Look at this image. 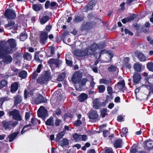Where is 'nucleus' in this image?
<instances>
[{
    "label": "nucleus",
    "instance_id": "c756f323",
    "mask_svg": "<svg viewBox=\"0 0 153 153\" xmlns=\"http://www.w3.org/2000/svg\"><path fill=\"white\" fill-rule=\"evenodd\" d=\"M65 132L62 131L58 133L57 135L56 138V142L59 141L61 139L62 137L64 136Z\"/></svg>",
    "mask_w": 153,
    "mask_h": 153
},
{
    "label": "nucleus",
    "instance_id": "9b49d317",
    "mask_svg": "<svg viewBox=\"0 0 153 153\" xmlns=\"http://www.w3.org/2000/svg\"><path fill=\"white\" fill-rule=\"evenodd\" d=\"M37 96L35 100V102L36 104H38L42 102H46L47 101V99L42 95L38 93L35 94Z\"/></svg>",
    "mask_w": 153,
    "mask_h": 153
},
{
    "label": "nucleus",
    "instance_id": "393cba45",
    "mask_svg": "<svg viewBox=\"0 0 153 153\" xmlns=\"http://www.w3.org/2000/svg\"><path fill=\"white\" fill-rule=\"evenodd\" d=\"M122 143V140L120 139H118L116 140L114 143V146L117 148L121 147Z\"/></svg>",
    "mask_w": 153,
    "mask_h": 153
},
{
    "label": "nucleus",
    "instance_id": "cd10ccee",
    "mask_svg": "<svg viewBox=\"0 0 153 153\" xmlns=\"http://www.w3.org/2000/svg\"><path fill=\"white\" fill-rule=\"evenodd\" d=\"M125 83L124 80H122L121 82H118L116 86L119 90L122 89L125 86Z\"/></svg>",
    "mask_w": 153,
    "mask_h": 153
},
{
    "label": "nucleus",
    "instance_id": "8fccbe9b",
    "mask_svg": "<svg viewBox=\"0 0 153 153\" xmlns=\"http://www.w3.org/2000/svg\"><path fill=\"white\" fill-rule=\"evenodd\" d=\"M39 53L37 52H36L35 54V56H34V59L36 60L37 62H39V63H42V61L41 60L39 57L38 56Z\"/></svg>",
    "mask_w": 153,
    "mask_h": 153
},
{
    "label": "nucleus",
    "instance_id": "13d9d810",
    "mask_svg": "<svg viewBox=\"0 0 153 153\" xmlns=\"http://www.w3.org/2000/svg\"><path fill=\"white\" fill-rule=\"evenodd\" d=\"M107 91L108 93L111 95L113 93L112 88L111 86H109L107 88Z\"/></svg>",
    "mask_w": 153,
    "mask_h": 153
},
{
    "label": "nucleus",
    "instance_id": "4d7b16f0",
    "mask_svg": "<svg viewBox=\"0 0 153 153\" xmlns=\"http://www.w3.org/2000/svg\"><path fill=\"white\" fill-rule=\"evenodd\" d=\"M82 123V122L79 120H77L76 121L74 122V125L76 126H79Z\"/></svg>",
    "mask_w": 153,
    "mask_h": 153
},
{
    "label": "nucleus",
    "instance_id": "4c0bfd02",
    "mask_svg": "<svg viewBox=\"0 0 153 153\" xmlns=\"http://www.w3.org/2000/svg\"><path fill=\"white\" fill-rule=\"evenodd\" d=\"M134 68L135 70L139 72L141 70V65L138 63H136L134 65Z\"/></svg>",
    "mask_w": 153,
    "mask_h": 153
},
{
    "label": "nucleus",
    "instance_id": "de8ad7c7",
    "mask_svg": "<svg viewBox=\"0 0 153 153\" xmlns=\"http://www.w3.org/2000/svg\"><path fill=\"white\" fill-rule=\"evenodd\" d=\"M117 68L114 66L111 65L108 68V71L111 72H113L116 71Z\"/></svg>",
    "mask_w": 153,
    "mask_h": 153
},
{
    "label": "nucleus",
    "instance_id": "a878e982",
    "mask_svg": "<svg viewBox=\"0 0 153 153\" xmlns=\"http://www.w3.org/2000/svg\"><path fill=\"white\" fill-rule=\"evenodd\" d=\"M14 104H18L20 103L22 101V97L19 95H17L14 97Z\"/></svg>",
    "mask_w": 153,
    "mask_h": 153
},
{
    "label": "nucleus",
    "instance_id": "c9c22d12",
    "mask_svg": "<svg viewBox=\"0 0 153 153\" xmlns=\"http://www.w3.org/2000/svg\"><path fill=\"white\" fill-rule=\"evenodd\" d=\"M19 76L21 78H25L27 76V73L25 71H21L19 73Z\"/></svg>",
    "mask_w": 153,
    "mask_h": 153
},
{
    "label": "nucleus",
    "instance_id": "7ed1b4c3",
    "mask_svg": "<svg viewBox=\"0 0 153 153\" xmlns=\"http://www.w3.org/2000/svg\"><path fill=\"white\" fill-rule=\"evenodd\" d=\"M8 114L10 116H12L13 119L16 120L21 121L22 120L19 112L17 110L15 109L13 111H9Z\"/></svg>",
    "mask_w": 153,
    "mask_h": 153
},
{
    "label": "nucleus",
    "instance_id": "c85d7f7f",
    "mask_svg": "<svg viewBox=\"0 0 153 153\" xmlns=\"http://www.w3.org/2000/svg\"><path fill=\"white\" fill-rule=\"evenodd\" d=\"M7 42L8 43L10 47L13 48H14L16 46L15 40L13 39H9L7 41Z\"/></svg>",
    "mask_w": 153,
    "mask_h": 153
},
{
    "label": "nucleus",
    "instance_id": "9d476101",
    "mask_svg": "<svg viewBox=\"0 0 153 153\" xmlns=\"http://www.w3.org/2000/svg\"><path fill=\"white\" fill-rule=\"evenodd\" d=\"M2 59V61L5 64H8L11 63L13 60L12 57L10 55H4L3 56L0 57Z\"/></svg>",
    "mask_w": 153,
    "mask_h": 153
},
{
    "label": "nucleus",
    "instance_id": "c03bdc74",
    "mask_svg": "<svg viewBox=\"0 0 153 153\" xmlns=\"http://www.w3.org/2000/svg\"><path fill=\"white\" fill-rule=\"evenodd\" d=\"M147 67L149 70L153 71V63L152 62H150L148 63Z\"/></svg>",
    "mask_w": 153,
    "mask_h": 153
},
{
    "label": "nucleus",
    "instance_id": "79ce46f5",
    "mask_svg": "<svg viewBox=\"0 0 153 153\" xmlns=\"http://www.w3.org/2000/svg\"><path fill=\"white\" fill-rule=\"evenodd\" d=\"M65 73H62L58 75V79L59 81H62L65 78Z\"/></svg>",
    "mask_w": 153,
    "mask_h": 153
},
{
    "label": "nucleus",
    "instance_id": "dca6fc26",
    "mask_svg": "<svg viewBox=\"0 0 153 153\" xmlns=\"http://www.w3.org/2000/svg\"><path fill=\"white\" fill-rule=\"evenodd\" d=\"M105 46V43H103L102 45H98L95 43L93 44L90 48V50L92 52H94L98 48H103Z\"/></svg>",
    "mask_w": 153,
    "mask_h": 153
},
{
    "label": "nucleus",
    "instance_id": "69168bd1",
    "mask_svg": "<svg viewBox=\"0 0 153 153\" xmlns=\"http://www.w3.org/2000/svg\"><path fill=\"white\" fill-rule=\"evenodd\" d=\"M81 139L82 138V140L83 141H85L87 139V136L85 134L83 135H81Z\"/></svg>",
    "mask_w": 153,
    "mask_h": 153
},
{
    "label": "nucleus",
    "instance_id": "39448f33",
    "mask_svg": "<svg viewBox=\"0 0 153 153\" xmlns=\"http://www.w3.org/2000/svg\"><path fill=\"white\" fill-rule=\"evenodd\" d=\"M62 63L61 61L54 58L50 59L48 62V64L52 68L54 66L57 68Z\"/></svg>",
    "mask_w": 153,
    "mask_h": 153
},
{
    "label": "nucleus",
    "instance_id": "f8f14e48",
    "mask_svg": "<svg viewBox=\"0 0 153 153\" xmlns=\"http://www.w3.org/2000/svg\"><path fill=\"white\" fill-rule=\"evenodd\" d=\"M82 76L81 73L78 71L74 73L72 78V81L74 83L76 84L79 81Z\"/></svg>",
    "mask_w": 153,
    "mask_h": 153
},
{
    "label": "nucleus",
    "instance_id": "0eeeda50",
    "mask_svg": "<svg viewBox=\"0 0 153 153\" xmlns=\"http://www.w3.org/2000/svg\"><path fill=\"white\" fill-rule=\"evenodd\" d=\"M37 113L38 117L42 118L43 120L47 115V110L43 106L40 107Z\"/></svg>",
    "mask_w": 153,
    "mask_h": 153
},
{
    "label": "nucleus",
    "instance_id": "7c9ffc66",
    "mask_svg": "<svg viewBox=\"0 0 153 153\" xmlns=\"http://www.w3.org/2000/svg\"><path fill=\"white\" fill-rule=\"evenodd\" d=\"M45 124L49 126H53V120L52 117H50L48 119L45 123Z\"/></svg>",
    "mask_w": 153,
    "mask_h": 153
},
{
    "label": "nucleus",
    "instance_id": "423d86ee",
    "mask_svg": "<svg viewBox=\"0 0 153 153\" xmlns=\"http://www.w3.org/2000/svg\"><path fill=\"white\" fill-rule=\"evenodd\" d=\"M96 24V23L94 21L84 22L82 25L81 28L82 30H87L95 27Z\"/></svg>",
    "mask_w": 153,
    "mask_h": 153
},
{
    "label": "nucleus",
    "instance_id": "5fc2aeb1",
    "mask_svg": "<svg viewBox=\"0 0 153 153\" xmlns=\"http://www.w3.org/2000/svg\"><path fill=\"white\" fill-rule=\"evenodd\" d=\"M31 126V124H29L26 125L22 129V131L21 132V133L22 134H23L27 130H28V129H25L26 128H27L28 127H30Z\"/></svg>",
    "mask_w": 153,
    "mask_h": 153
},
{
    "label": "nucleus",
    "instance_id": "052dcab7",
    "mask_svg": "<svg viewBox=\"0 0 153 153\" xmlns=\"http://www.w3.org/2000/svg\"><path fill=\"white\" fill-rule=\"evenodd\" d=\"M103 134L104 137H106L110 134V132L107 130H105L103 131Z\"/></svg>",
    "mask_w": 153,
    "mask_h": 153
},
{
    "label": "nucleus",
    "instance_id": "864d4df0",
    "mask_svg": "<svg viewBox=\"0 0 153 153\" xmlns=\"http://www.w3.org/2000/svg\"><path fill=\"white\" fill-rule=\"evenodd\" d=\"M69 57V55H66L65 56V60L66 63L67 64L69 65H72V62L71 61H70L67 59V58Z\"/></svg>",
    "mask_w": 153,
    "mask_h": 153
},
{
    "label": "nucleus",
    "instance_id": "f3484780",
    "mask_svg": "<svg viewBox=\"0 0 153 153\" xmlns=\"http://www.w3.org/2000/svg\"><path fill=\"white\" fill-rule=\"evenodd\" d=\"M141 78L140 74L137 72H135L133 76V83L134 85L137 84Z\"/></svg>",
    "mask_w": 153,
    "mask_h": 153
},
{
    "label": "nucleus",
    "instance_id": "a211bd4d",
    "mask_svg": "<svg viewBox=\"0 0 153 153\" xmlns=\"http://www.w3.org/2000/svg\"><path fill=\"white\" fill-rule=\"evenodd\" d=\"M136 17L135 14H133L130 16L127 17L122 20V22L123 23L125 24L127 22H130L133 20Z\"/></svg>",
    "mask_w": 153,
    "mask_h": 153
},
{
    "label": "nucleus",
    "instance_id": "2f4dec72",
    "mask_svg": "<svg viewBox=\"0 0 153 153\" xmlns=\"http://www.w3.org/2000/svg\"><path fill=\"white\" fill-rule=\"evenodd\" d=\"M138 57L141 61L144 62L146 60V58L143 53H139L138 55Z\"/></svg>",
    "mask_w": 153,
    "mask_h": 153
},
{
    "label": "nucleus",
    "instance_id": "f704fd0d",
    "mask_svg": "<svg viewBox=\"0 0 153 153\" xmlns=\"http://www.w3.org/2000/svg\"><path fill=\"white\" fill-rule=\"evenodd\" d=\"M111 81L110 80H108L105 79H102L100 80V84H104L107 85H108Z\"/></svg>",
    "mask_w": 153,
    "mask_h": 153
},
{
    "label": "nucleus",
    "instance_id": "4468645a",
    "mask_svg": "<svg viewBox=\"0 0 153 153\" xmlns=\"http://www.w3.org/2000/svg\"><path fill=\"white\" fill-rule=\"evenodd\" d=\"M5 28L7 29H16L18 27V26L15 24L13 21H11L10 22H8V24L4 26Z\"/></svg>",
    "mask_w": 153,
    "mask_h": 153
},
{
    "label": "nucleus",
    "instance_id": "338daca9",
    "mask_svg": "<svg viewBox=\"0 0 153 153\" xmlns=\"http://www.w3.org/2000/svg\"><path fill=\"white\" fill-rule=\"evenodd\" d=\"M30 116V113L29 112H26L25 113V117L26 120H28Z\"/></svg>",
    "mask_w": 153,
    "mask_h": 153
},
{
    "label": "nucleus",
    "instance_id": "b1692460",
    "mask_svg": "<svg viewBox=\"0 0 153 153\" xmlns=\"http://www.w3.org/2000/svg\"><path fill=\"white\" fill-rule=\"evenodd\" d=\"M18 84L16 82H14L11 85L10 91L12 93H14L18 90Z\"/></svg>",
    "mask_w": 153,
    "mask_h": 153
},
{
    "label": "nucleus",
    "instance_id": "72a5a7b5",
    "mask_svg": "<svg viewBox=\"0 0 153 153\" xmlns=\"http://www.w3.org/2000/svg\"><path fill=\"white\" fill-rule=\"evenodd\" d=\"M23 57L25 59L27 60H30L32 59V56L30 54L28 53H24Z\"/></svg>",
    "mask_w": 153,
    "mask_h": 153
},
{
    "label": "nucleus",
    "instance_id": "4be33fe9",
    "mask_svg": "<svg viewBox=\"0 0 153 153\" xmlns=\"http://www.w3.org/2000/svg\"><path fill=\"white\" fill-rule=\"evenodd\" d=\"M146 149L149 150H150L153 147V141L149 140L146 142Z\"/></svg>",
    "mask_w": 153,
    "mask_h": 153
},
{
    "label": "nucleus",
    "instance_id": "6ab92c4d",
    "mask_svg": "<svg viewBox=\"0 0 153 153\" xmlns=\"http://www.w3.org/2000/svg\"><path fill=\"white\" fill-rule=\"evenodd\" d=\"M99 115L95 110L91 111L89 113V117L90 119H95L97 118Z\"/></svg>",
    "mask_w": 153,
    "mask_h": 153
},
{
    "label": "nucleus",
    "instance_id": "e2e57ef3",
    "mask_svg": "<svg viewBox=\"0 0 153 153\" xmlns=\"http://www.w3.org/2000/svg\"><path fill=\"white\" fill-rule=\"evenodd\" d=\"M88 81V80L86 78H83L81 82V84L82 86H84L86 83Z\"/></svg>",
    "mask_w": 153,
    "mask_h": 153
},
{
    "label": "nucleus",
    "instance_id": "680f3d73",
    "mask_svg": "<svg viewBox=\"0 0 153 153\" xmlns=\"http://www.w3.org/2000/svg\"><path fill=\"white\" fill-rule=\"evenodd\" d=\"M62 121L59 119H57L55 120V124L56 126H58L59 125L60 123H61Z\"/></svg>",
    "mask_w": 153,
    "mask_h": 153
},
{
    "label": "nucleus",
    "instance_id": "774afa93",
    "mask_svg": "<svg viewBox=\"0 0 153 153\" xmlns=\"http://www.w3.org/2000/svg\"><path fill=\"white\" fill-rule=\"evenodd\" d=\"M129 61V58L128 57H125L123 61L126 64L128 63Z\"/></svg>",
    "mask_w": 153,
    "mask_h": 153
},
{
    "label": "nucleus",
    "instance_id": "aec40b11",
    "mask_svg": "<svg viewBox=\"0 0 153 153\" xmlns=\"http://www.w3.org/2000/svg\"><path fill=\"white\" fill-rule=\"evenodd\" d=\"M19 133V131L15 132L10 134L8 136V138H9V141L10 142H12L16 139Z\"/></svg>",
    "mask_w": 153,
    "mask_h": 153
},
{
    "label": "nucleus",
    "instance_id": "6e6552de",
    "mask_svg": "<svg viewBox=\"0 0 153 153\" xmlns=\"http://www.w3.org/2000/svg\"><path fill=\"white\" fill-rule=\"evenodd\" d=\"M96 2L95 0H92L88 3L83 9V11L87 12L90 10H92L93 8L96 4Z\"/></svg>",
    "mask_w": 153,
    "mask_h": 153
},
{
    "label": "nucleus",
    "instance_id": "6e6d98bb",
    "mask_svg": "<svg viewBox=\"0 0 153 153\" xmlns=\"http://www.w3.org/2000/svg\"><path fill=\"white\" fill-rule=\"evenodd\" d=\"M9 99L7 97H1L0 98V102H1V103H2L3 102L6 100H7Z\"/></svg>",
    "mask_w": 153,
    "mask_h": 153
},
{
    "label": "nucleus",
    "instance_id": "1a4fd4ad",
    "mask_svg": "<svg viewBox=\"0 0 153 153\" xmlns=\"http://www.w3.org/2000/svg\"><path fill=\"white\" fill-rule=\"evenodd\" d=\"M50 78V76L45 74L39 78L37 81L38 83L41 84H45Z\"/></svg>",
    "mask_w": 153,
    "mask_h": 153
},
{
    "label": "nucleus",
    "instance_id": "49530a36",
    "mask_svg": "<svg viewBox=\"0 0 153 153\" xmlns=\"http://www.w3.org/2000/svg\"><path fill=\"white\" fill-rule=\"evenodd\" d=\"M7 83L6 80H2L0 83V89L5 87L7 85Z\"/></svg>",
    "mask_w": 153,
    "mask_h": 153
},
{
    "label": "nucleus",
    "instance_id": "58836bf2",
    "mask_svg": "<svg viewBox=\"0 0 153 153\" xmlns=\"http://www.w3.org/2000/svg\"><path fill=\"white\" fill-rule=\"evenodd\" d=\"M81 135L78 134L77 133H75L73 135V137L75 141L78 142L81 140Z\"/></svg>",
    "mask_w": 153,
    "mask_h": 153
},
{
    "label": "nucleus",
    "instance_id": "a18cd8bd",
    "mask_svg": "<svg viewBox=\"0 0 153 153\" xmlns=\"http://www.w3.org/2000/svg\"><path fill=\"white\" fill-rule=\"evenodd\" d=\"M82 50H76L74 52V54L78 56L82 57Z\"/></svg>",
    "mask_w": 153,
    "mask_h": 153
},
{
    "label": "nucleus",
    "instance_id": "5701e85b",
    "mask_svg": "<svg viewBox=\"0 0 153 153\" xmlns=\"http://www.w3.org/2000/svg\"><path fill=\"white\" fill-rule=\"evenodd\" d=\"M39 19L40 23L42 25H43L49 20V17L48 16H46L41 18L40 16Z\"/></svg>",
    "mask_w": 153,
    "mask_h": 153
},
{
    "label": "nucleus",
    "instance_id": "412c9836",
    "mask_svg": "<svg viewBox=\"0 0 153 153\" xmlns=\"http://www.w3.org/2000/svg\"><path fill=\"white\" fill-rule=\"evenodd\" d=\"M88 96L85 93H82L78 97V100L80 102H83L86 100Z\"/></svg>",
    "mask_w": 153,
    "mask_h": 153
},
{
    "label": "nucleus",
    "instance_id": "ea45409f",
    "mask_svg": "<svg viewBox=\"0 0 153 153\" xmlns=\"http://www.w3.org/2000/svg\"><path fill=\"white\" fill-rule=\"evenodd\" d=\"M113 56V53L109 51H108L107 54V56L108 58V59L105 61L106 62H109L111 60Z\"/></svg>",
    "mask_w": 153,
    "mask_h": 153
},
{
    "label": "nucleus",
    "instance_id": "e433bc0d",
    "mask_svg": "<svg viewBox=\"0 0 153 153\" xmlns=\"http://www.w3.org/2000/svg\"><path fill=\"white\" fill-rule=\"evenodd\" d=\"M60 144L61 146H64L65 145H68L69 144V141L67 139H64L61 141Z\"/></svg>",
    "mask_w": 153,
    "mask_h": 153
},
{
    "label": "nucleus",
    "instance_id": "f257e3e1",
    "mask_svg": "<svg viewBox=\"0 0 153 153\" xmlns=\"http://www.w3.org/2000/svg\"><path fill=\"white\" fill-rule=\"evenodd\" d=\"M13 52V48L9 45L3 46L0 44V57L4 55L11 53Z\"/></svg>",
    "mask_w": 153,
    "mask_h": 153
},
{
    "label": "nucleus",
    "instance_id": "2eb2a0df",
    "mask_svg": "<svg viewBox=\"0 0 153 153\" xmlns=\"http://www.w3.org/2000/svg\"><path fill=\"white\" fill-rule=\"evenodd\" d=\"M94 108L96 109H98L101 108L102 106L103 103L100 102V100L98 99H95L93 101Z\"/></svg>",
    "mask_w": 153,
    "mask_h": 153
},
{
    "label": "nucleus",
    "instance_id": "603ef678",
    "mask_svg": "<svg viewBox=\"0 0 153 153\" xmlns=\"http://www.w3.org/2000/svg\"><path fill=\"white\" fill-rule=\"evenodd\" d=\"M37 123H38L39 124L40 123L39 121L36 119L34 118H32L31 123L32 124L35 125Z\"/></svg>",
    "mask_w": 153,
    "mask_h": 153
},
{
    "label": "nucleus",
    "instance_id": "37998d69",
    "mask_svg": "<svg viewBox=\"0 0 153 153\" xmlns=\"http://www.w3.org/2000/svg\"><path fill=\"white\" fill-rule=\"evenodd\" d=\"M83 19L82 17L77 16L75 17L74 22L75 23H76L82 21Z\"/></svg>",
    "mask_w": 153,
    "mask_h": 153
},
{
    "label": "nucleus",
    "instance_id": "bb28decb",
    "mask_svg": "<svg viewBox=\"0 0 153 153\" xmlns=\"http://www.w3.org/2000/svg\"><path fill=\"white\" fill-rule=\"evenodd\" d=\"M17 37L19 38L21 41H24L27 39V36L26 33L24 32L21 33L19 36H18Z\"/></svg>",
    "mask_w": 153,
    "mask_h": 153
},
{
    "label": "nucleus",
    "instance_id": "a19ab883",
    "mask_svg": "<svg viewBox=\"0 0 153 153\" xmlns=\"http://www.w3.org/2000/svg\"><path fill=\"white\" fill-rule=\"evenodd\" d=\"M105 86L103 85H99L98 86V89L99 93H103L105 91Z\"/></svg>",
    "mask_w": 153,
    "mask_h": 153
},
{
    "label": "nucleus",
    "instance_id": "3c124183",
    "mask_svg": "<svg viewBox=\"0 0 153 153\" xmlns=\"http://www.w3.org/2000/svg\"><path fill=\"white\" fill-rule=\"evenodd\" d=\"M88 48H87L84 50H82V56H86L88 55Z\"/></svg>",
    "mask_w": 153,
    "mask_h": 153
},
{
    "label": "nucleus",
    "instance_id": "bf43d9fd",
    "mask_svg": "<svg viewBox=\"0 0 153 153\" xmlns=\"http://www.w3.org/2000/svg\"><path fill=\"white\" fill-rule=\"evenodd\" d=\"M147 89L149 90V94L150 95L151 93H153V86H149L147 87Z\"/></svg>",
    "mask_w": 153,
    "mask_h": 153
},
{
    "label": "nucleus",
    "instance_id": "ddd939ff",
    "mask_svg": "<svg viewBox=\"0 0 153 153\" xmlns=\"http://www.w3.org/2000/svg\"><path fill=\"white\" fill-rule=\"evenodd\" d=\"M48 35V32L46 31L43 32L40 34V41L42 44H44L47 42Z\"/></svg>",
    "mask_w": 153,
    "mask_h": 153
},
{
    "label": "nucleus",
    "instance_id": "20e7f679",
    "mask_svg": "<svg viewBox=\"0 0 153 153\" xmlns=\"http://www.w3.org/2000/svg\"><path fill=\"white\" fill-rule=\"evenodd\" d=\"M4 15L8 20L15 19L16 16L15 11L12 9L6 10Z\"/></svg>",
    "mask_w": 153,
    "mask_h": 153
},
{
    "label": "nucleus",
    "instance_id": "473e14b6",
    "mask_svg": "<svg viewBox=\"0 0 153 153\" xmlns=\"http://www.w3.org/2000/svg\"><path fill=\"white\" fill-rule=\"evenodd\" d=\"M33 8L35 11L39 10L42 8V6L40 4H34L33 5Z\"/></svg>",
    "mask_w": 153,
    "mask_h": 153
},
{
    "label": "nucleus",
    "instance_id": "f03ea898",
    "mask_svg": "<svg viewBox=\"0 0 153 153\" xmlns=\"http://www.w3.org/2000/svg\"><path fill=\"white\" fill-rule=\"evenodd\" d=\"M3 127L5 130H10L11 129L14 128L18 124L16 121L13 122L12 121H4L3 122Z\"/></svg>",
    "mask_w": 153,
    "mask_h": 153
},
{
    "label": "nucleus",
    "instance_id": "0e129e2a",
    "mask_svg": "<svg viewBox=\"0 0 153 153\" xmlns=\"http://www.w3.org/2000/svg\"><path fill=\"white\" fill-rule=\"evenodd\" d=\"M42 66V65L41 64H40L38 65L36 70V72L37 73H39L40 72Z\"/></svg>",
    "mask_w": 153,
    "mask_h": 153
},
{
    "label": "nucleus",
    "instance_id": "09e8293b",
    "mask_svg": "<svg viewBox=\"0 0 153 153\" xmlns=\"http://www.w3.org/2000/svg\"><path fill=\"white\" fill-rule=\"evenodd\" d=\"M107 109L106 108H103L101 112V115L102 117H105L107 114Z\"/></svg>",
    "mask_w": 153,
    "mask_h": 153
}]
</instances>
